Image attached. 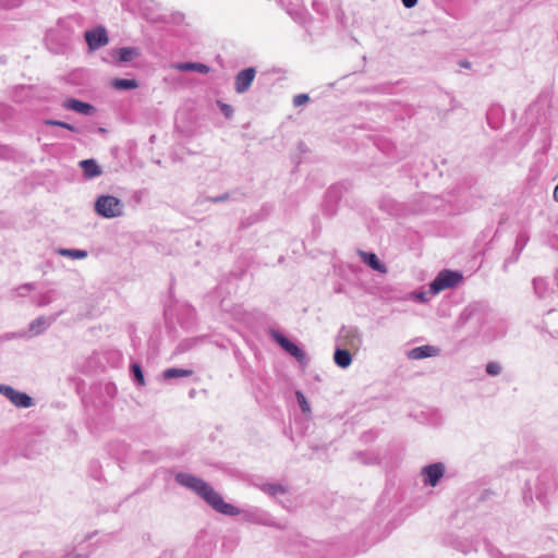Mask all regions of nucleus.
I'll list each match as a JSON object with an SVG mask.
<instances>
[{"label": "nucleus", "mask_w": 558, "mask_h": 558, "mask_svg": "<svg viewBox=\"0 0 558 558\" xmlns=\"http://www.w3.org/2000/svg\"><path fill=\"white\" fill-rule=\"evenodd\" d=\"M274 339L278 342V344H280L281 348H283L286 351H287V348H289L291 345V341L289 339H287L281 333H275L274 335Z\"/></svg>", "instance_id": "a878e982"}, {"label": "nucleus", "mask_w": 558, "mask_h": 558, "mask_svg": "<svg viewBox=\"0 0 558 558\" xmlns=\"http://www.w3.org/2000/svg\"><path fill=\"white\" fill-rule=\"evenodd\" d=\"M131 369H132V373H133V376H134V379L136 380V383L140 386L145 385V379H144V374H143L142 367L138 364L134 363V364H132Z\"/></svg>", "instance_id": "412c9836"}, {"label": "nucleus", "mask_w": 558, "mask_h": 558, "mask_svg": "<svg viewBox=\"0 0 558 558\" xmlns=\"http://www.w3.org/2000/svg\"><path fill=\"white\" fill-rule=\"evenodd\" d=\"M462 279L463 276L460 271L444 269L439 271L436 278L430 282L428 293L436 295L446 289L454 288Z\"/></svg>", "instance_id": "f03ea898"}, {"label": "nucleus", "mask_w": 558, "mask_h": 558, "mask_svg": "<svg viewBox=\"0 0 558 558\" xmlns=\"http://www.w3.org/2000/svg\"><path fill=\"white\" fill-rule=\"evenodd\" d=\"M63 107L68 110H72L85 116H89L94 112V107L87 102H83L81 100L69 98L63 102Z\"/></svg>", "instance_id": "9d476101"}, {"label": "nucleus", "mask_w": 558, "mask_h": 558, "mask_svg": "<svg viewBox=\"0 0 558 558\" xmlns=\"http://www.w3.org/2000/svg\"><path fill=\"white\" fill-rule=\"evenodd\" d=\"M44 123L46 125H53V126H60V128H63V129H66L69 131H72V132H77V129L72 125V124H69L66 122H63V121H58V120H45Z\"/></svg>", "instance_id": "5701e85b"}, {"label": "nucleus", "mask_w": 558, "mask_h": 558, "mask_svg": "<svg viewBox=\"0 0 558 558\" xmlns=\"http://www.w3.org/2000/svg\"><path fill=\"white\" fill-rule=\"evenodd\" d=\"M17 153L10 146L0 145V159H16Z\"/></svg>", "instance_id": "aec40b11"}, {"label": "nucleus", "mask_w": 558, "mask_h": 558, "mask_svg": "<svg viewBox=\"0 0 558 558\" xmlns=\"http://www.w3.org/2000/svg\"><path fill=\"white\" fill-rule=\"evenodd\" d=\"M191 375H192V371L183 369V368H168L163 372V377L166 379L189 377Z\"/></svg>", "instance_id": "a211bd4d"}, {"label": "nucleus", "mask_w": 558, "mask_h": 558, "mask_svg": "<svg viewBox=\"0 0 558 558\" xmlns=\"http://www.w3.org/2000/svg\"><path fill=\"white\" fill-rule=\"evenodd\" d=\"M173 68L178 71L187 72V71H195L202 74H206L209 72V68L204 63L198 62H182L177 63L173 65Z\"/></svg>", "instance_id": "ddd939ff"}, {"label": "nucleus", "mask_w": 558, "mask_h": 558, "mask_svg": "<svg viewBox=\"0 0 558 558\" xmlns=\"http://www.w3.org/2000/svg\"><path fill=\"white\" fill-rule=\"evenodd\" d=\"M95 210L104 218H117L123 214V204L116 196L101 195L95 202Z\"/></svg>", "instance_id": "7ed1b4c3"}, {"label": "nucleus", "mask_w": 558, "mask_h": 558, "mask_svg": "<svg viewBox=\"0 0 558 558\" xmlns=\"http://www.w3.org/2000/svg\"><path fill=\"white\" fill-rule=\"evenodd\" d=\"M11 114H12L11 108L5 104L0 102V120H5L9 117H11Z\"/></svg>", "instance_id": "c756f323"}, {"label": "nucleus", "mask_w": 558, "mask_h": 558, "mask_svg": "<svg viewBox=\"0 0 558 558\" xmlns=\"http://www.w3.org/2000/svg\"><path fill=\"white\" fill-rule=\"evenodd\" d=\"M0 395L4 396L16 408L26 409L34 404V399L29 395L15 390L9 385H0Z\"/></svg>", "instance_id": "20e7f679"}, {"label": "nucleus", "mask_w": 558, "mask_h": 558, "mask_svg": "<svg viewBox=\"0 0 558 558\" xmlns=\"http://www.w3.org/2000/svg\"><path fill=\"white\" fill-rule=\"evenodd\" d=\"M33 289L32 283H25L17 288V292L20 295H24L26 292H29Z\"/></svg>", "instance_id": "2f4dec72"}, {"label": "nucleus", "mask_w": 558, "mask_h": 558, "mask_svg": "<svg viewBox=\"0 0 558 558\" xmlns=\"http://www.w3.org/2000/svg\"><path fill=\"white\" fill-rule=\"evenodd\" d=\"M553 196H554V199H555L556 202H558V184L556 185V187H555V190H554V194H553Z\"/></svg>", "instance_id": "4c0bfd02"}, {"label": "nucleus", "mask_w": 558, "mask_h": 558, "mask_svg": "<svg viewBox=\"0 0 558 558\" xmlns=\"http://www.w3.org/2000/svg\"><path fill=\"white\" fill-rule=\"evenodd\" d=\"M438 349L433 345L416 347L409 351V357L412 360H421L429 356H435L438 353Z\"/></svg>", "instance_id": "9b49d317"}, {"label": "nucleus", "mask_w": 558, "mask_h": 558, "mask_svg": "<svg viewBox=\"0 0 558 558\" xmlns=\"http://www.w3.org/2000/svg\"><path fill=\"white\" fill-rule=\"evenodd\" d=\"M14 336H15L14 333H12V335H9V333H8V335H5V336L3 337V339L9 340V339H11V338H12V337H14Z\"/></svg>", "instance_id": "37998d69"}, {"label": "nucleus", "mask_w": 558, "mask_h": 558, "mask_svg": "<svg viewBox=\"0 0 558 558\" xmlns=\"http://www.w3.org/2000/svg\"><path fill=\"white\" fill-rule=\"evenodd\" d=\"M28 326L29 330H34L35 328H37V325H35V320L31 322Z\"/></svg>", "instance_id": "58836bf2"}, {"label": "nucleus", "mask_w": 558, "mask_h": 558, "mask_svg": "<svg viewBox=\"0 0 558 558\" xmlns=\"http://www.w3.org/2000/svg\"><path fill=\"white\" fill-rule=\"evenodd\" d=\"M28 326L29 330H34L35 328H37V325H35V320L31 322Z\"/></svg>", "instance_id": "ea45409f"}, {"label": "nucleus", "mask_w": 558, "mask_h": 558, "mask_svg": "<svg viewBox=\"0 0 558 558\" xmlns=\"http://www.w3.org/2000/svg\"><path fill=\"white\" fill-rule=\"evenodd\" d=\"M337 339L340 345L352 350H357L362 344V336L353 326L342 327Z\"/></svg>", "instance_id": "39448f33"}, {"label": "nucleus", "mask_w": 558, "mask_h": 558, "mask_svg": "<svg viewBox=\"0 0 558 558\" xmlns=\"http://www.w3.org/2000/svg\"><path fill=\"white\" fill-rule=\"evenodd\" d=\"M362 260L368 265L372 269L379 271V272H387L386 266L378 259L376 254L374 253H367V252H361Z\"/></svg>", "instance_id": "f8f14e48"}, {"label": "nucleus", "mask_w": 558, "mask_h": 558, "mask_svg": "<svg viewBox=\"0 0 558 558\" xmlns=\"http://www.w3.org/2000/svg\"><path fill=\"white\" fill-rule=\"evenodd\" d=\"M78 166L86 180H90L102 174V170L95 159L82 160L78 162Z\"/></svg>", "instance_id": "1a4fd4ad"}, {"label": "nucleus", "mask_w": 558, "mask_h": 558, "mask_svg": "<svg viewBox=\"0 0 558 558\" xmlns=\"http://www.w3.org/2000/svg\"><path fill=\"white\" fill-rule=\"evenodd\" d=\"M274 339L278 342V344H280L281 348H283L286 351H287V348H289L291 345V341L289 339H287L281 333H275L274 335Z\"/></svg>", "instance_id": "cd10ccee"}, {"label": "nucleus", "mask_w": 558, "mask_h": 558, "mask_svg": "<svg viewBox=\"0 0 558 558\" xmlns=\"http://www.w3.org/2000/svg\"><path fill=\"white\" fill-rule=\"evenodd\" d=\"M264 490L271 496L284 494L287 492L286 488L280 484H267L264 486Z\"/></svg>", "instance_id": "4be33fe9"}, {"label": "nucleus", "mask_w": 558, "mask_h": 558, "mask_svg": "<svg viewBox=\"0 0 558 558\" xmlns=\"http://www.w3.org/2000/svg\"><path fill=\"white\" fill-rule=\"evenodd\" d=\"M444 473L445 465L440 462L426 465L422 470V474L425 476L424 482L433 487L437 485Z\"/></svg>", "instance_id": "6e6552de"}, {"label": "nucleus", "mask_w": 558, "mask_h": 558, "mask_svg": "<svg viewBox=\"0 0 558 558\" xmlns=\"http://www.w3.org/2000/svg\"><path fill=\"white\" fill-rule=\"evenodd\" d=\"M175 481L180 485L196 493L216 511L226 515H238L240 513L238 508L225 502L221 495L202 478L189 473L180 472L175 475Z\"/></svg>", "instance_id": "f257e3e1"}, {"label": "nucleus", "mask_w": 558, "mask_h": 558, "mask_svg": "<svg viewBox=\"0 0 558 558\" xmlns=\"http://www.w3.org/2000/svg\"><path fill=\"white\" fill-rule=\"evenodd\" d=\"M36 326H37V332H39L40 331V327H41V320L40 319H37Z\"/></svg>", "instance_id": "a19ab883"}, {"label": "nucleus", "mask_w": 558, "mask_h": 558, "mask_svg": "<svg viewBox=\"0 0 558 558\" xmlns=\"http://www.w3.org/2000/svg\"><path fill=\"white\" fill-rule=\"evenodd\" d=\"M118 60L120 62H129L138 56L136 48L123 47L117 50Z\"/></svg>", "instance_id": "2eb2a0df"}, {"label": "nucleus", "mask_w": 558, "mask_h": 558, "mask_svg": "<svg viewBox=\"0 0 558 558\" xmlns=\"http://www.w3.org/2000/svg\"><path fill=\"white\" fill-rule=\"evenodd\" d=\"M226 198H227V196H220V197L215 198L214 202L225 201Z\"/></svg>", "instance_id": "79ce46f5"}, {"label": "nucleus", "mask_w": 558, "mask_h": 558, "mask_svg": "<svg viewBox=\"0 0 558 558\" xmlns=\"http://www.w3.org/2000/svg\"><path fill=\"white\" fill-rule=\"evenodd\" d=\"M57 253L61 256L74 258V259H83L87 256V252L85 250H76V248H59Z\"/></svg>", "instance_id": "dca6fc26"}, {"label": "nucleus", "mask_w": 558, "mask_h": 558, "mask_svg": "<svg viewBox=\"0 0 558 558\" xmlns=\"http://www.w3.org/2000/svg\"><path fill=\"white\" fill-rule=\"evenodd\" d=\"M274 339L278 342V344H280L281 348H283L286 351H287V348H289L291 345V341L289 339H287L281 333H275L274 335Z\"/></svg>", "instance_id": "393cba45"}, {"label": "nucleus", "mask_w": 558, "mask_h": 558, "mask_svg": "<svg viewBox=\"0 0 558 558\" xmlns=\"http://www.w3.org/2000/svg\"><path fill=\"white\" fill-rule=\"evenodd\" d=\"M333 361L339 367L347 368L352 363V356L347 349L338 348L335 351Z\"/></svg>", "instance_id": "4468645a"}, {"label": "nucleus", "mask_w": 558, "mask_h": 558, "mask_svg": "<svg viewBox=\"0 0 558 558\" xmlns=\"http://www.w3.org/2000/svg\"><path fill=\"white\" fill-rule=\"evenodd\" d=\"M256 75L254 68H246L240 71L234 80V89L238 94H243L248 90Z\"/></svg>", "instance_id": "0eeeda50"}, {"label": "nucleus", "mask_w": 558, "mask_h": 558, "mask_svg": "<svg viewBox=\"0 0 558 558\" xmlns=\"http://www.w3.org/2000/svg\"><path fill=\"white\" fill-rule=\"evenodd\" d=\"M460 65L468 69V68H470L471 63L466 60H463V61H460Z\"/></svg>", "instance_id": "e433bc0d"}, {"label": "nucleus", "mask_w": 558, "mask_h": 558, "mask_svg": "<svg viewBox=\"0 0 558 558\" xmlns=\"http://www.w3.org/2000/svg\"><path fill=\"white\" fill-rule=\"evenodd\" d=\"M417 0H402V3L405 8L410 9L416 4Z\"/></svg>", "instance_id": "c9c22d12"}, {"label": "nucleus", "mask_w": 558, "mask_h": 558, "mask_svg": "<svg viewBox=\"0 0 558 558\" xmlns=\"http://www.w3.org/2000/svg\"><path fill=\"white\" fill-rule=\"evenodd\" d=\"M308 100H310L308 95H306V94H299V95L294 96L293 105L295 107H299V106H302V105L306 104Z\"/></svg>", "instance_id": "7c9ffc66"}, {"label": "nucleus", "mask_w": 558, "mask_h": 558, "mask_svg": "<svg viewBox=\"0 0 558 558\" xmlns=\"http://www.w3.org/2000/svg\"><path fill=\"white\" fill-rule=\"evenodd\" d=\"M533 286H534V289L535 291L538 293V294H542V286H543V280L542 279H534L533 280Z\"/></svg>", "instance_id": "473e14b6"}, {"label": "nucleus", "mask_w": 558, "mask_h": 558, "mask_svg": "<svg viewBox=\"0 0 558 558\" xmlns=\"http://www.w3.org/2000/svg\"><path fill=\"white\" fill-rule=\"evenodd\" d=\"M287 352L295 357L299 362L303 363L306 361V354L303 350H301L295 343H291L289 348H287Z\"/></svg>", "instance_id": "6ab92c4d"}, {"label": "nucleus", "mask_w": 558, "mask_h": 558, "mask_svg": "<svg viewBox=\"0 0 558 558\" xmlns=\"http://www.w3.org/2000/svg\"><path fill=\"white\" fill-rule=\"evenodd\" d=\"M415 298L421 302H427L429 299L427 298L426 292H420L415 295Z\"/></svg>", "instance_id": "f704fd0d"}, {"label": "nucleus", "mask_w": 558, "mask_h": 558, "mask_svg": "<svg viewBox=\"0 0 558 558\" xmlns=\"http://www.w3.org/2000/svg\"><path fill=\"white\" fill-rule=\"evenodd\" d=\"M221 111L225 113L226 117L229 118V117H231L233 110H232L231 106L222 105L221 106Z\"/></svg>", "instance_id": "72a5a7b5"}, {"label": "nucleus", "mask_w": 558, "mask_h": 558, "mask_svg": "<svg viewBox=\"0 0 558 558\" xmlns=\"http://www.w3.org/2000/svg\"><path fill=\"white\" fill-rule=\"evenodd\" d=\"M112 86L116 89H134L138 87L136 80L116 78L112 81Z\"/></svg>", "instance_id": "f3484780"}, {"label": "nucleus", "mask_w": 558, "mask_h": 558, "mask_svg": "<svg viewBox=\"0 0 558 558\" xmlns=\"http://www.w3.org/2000/svg\"><path fill=\"white\" fill-rule=\"evenodd\" d=\"M501 372V366L497 362H489L486 365V373L490 376H497Z\"/></svg>", "instance_id": "b1692460"}, {"label": "nucleus", "mask_w": 558, "mask_h": 558, "mask_svg": "<svg viewBox=\"0 0 558 558\" xmlns=\"http://www.w3.org/2000/svg\"><path fill=\"white\" fill-rule=\"evenodd\" d=\"M296 399L303 412L310 411V404L302 392L296 391Z\"/></svg>", "instance_id": "c85d7f7f"}, {"label": "nucleus", "mask_w": 558, "mask_h": 558, "mask_svg": "<svg viewBox=\"0 0 558 558\" xmlns=\"http://www.w3.org/2000/svg\"><path fill=\"white\" fill-rule=\"evenodd\" d=\"M274 339L278 342V344H280L281 348H283L286 351H287V348H289L291 345V341L289 339H287L281 333H275L274 335Z\"/></svg>", "instance_id": "bb28decb"}, {"label": "nucleus", "mask_w": 558, "mask_h": 558, "mask_svg": "<svg viewBox=\"0 0 558 558\" xmlns=\"http://www.w3.org/2000/svg\"><path fill=\"white\" fill-rule=\"evenodd\" d=\"M85 39L90 50H97L106 46L109 41L107 31L102 26L85 32Z\"/></svg>", "instance_id": "423d86ee"}]
</instances>
